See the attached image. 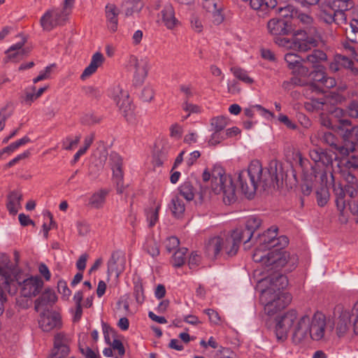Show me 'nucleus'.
Here are the masks:
<instances>
[{
  "instance_id": "obj_1",
  "label": "nucleus",
  "mask_w": 358,
  "mask_h": 358,
  "mask_svg": "<svg viewBox=\"0 0 358 358\" xmlns=\"http://www.w3.org/2000/svg\"><path fill=\"white\" fill-rule=\"evenodd\" d=\"M286 177L282 164L278 160H271L264 169L259 161L253 160L247 170L239 171L238 182L243 194L251 199L259 187L263 190L271 187L279 188Z\"/></svg>"
},
{
  "instance_id": "obj_2",
  "label": "nucleus",
  "mask_w": 358,
  "mask_h": 358,
  "mask_svg": "<svg viewBox=\"0 0 358 358\" xmlns=\"http://www.w3.org/2000/svg\"><path fill=\"white\" fill-rule=\"evenodd\" d=\"M268 33L275 36L274 42L279 46L306 52L318 45L321 38L314 27L307 29L294 30L289 19L274 17L267 22Z\"/></svg>"
},
{
  "instance_id": "obj_3",
  "label": "nucleus",
  "mask_w": 358,
  "mask_h": 358,
  "mask_svg": "<svg viewBox=\"0 0 358 358\" xmlns=\"http://www.w3.org/2000/svg\"><path fill=\"white\" fill-rule=\"evenodd\" d=\"M211 175L213 192L216 194L222 193V200L226 205L236 202V187L231 177L225 175L223 168L220 165L215 166Z\"/></svg>"
},
{
  "instance_id": "obj_4",
  "label": "nucleus",
  "mask_w": 358,
  "mask_h": 358,
  "mask_svg": "<svg viewBox=\"0 0 358 358\" xmlns=\"http://www.w3.org/2000/svg\"><path fill=\"white\" fill-rule=\"evenodd\" d=\"M263 250H265L258 246L252 259L255 262H261L268 271L282 268L289 258V254L281 248L272 249L266 255L262 254Z\"/></svg>"
},
{
  "instance_id": "obj_5",
  "label": "nucleus",
  "mask_w": 358,
  "mask_h": 358,
  "mask_svg": "<svg viewBox=\"0 0 358 358\" xmlns=\"http://www.w3.org/2000/svg\"><path fill=\"white\" fill-rule=\"evenodd\" d=\"M239 246L240 245L231 235L226 238L215 236L208 241L206 250L209 257H217L222 254L229 257L237 253Z\"/></svg>"
},
{
  "instance_id": "obj_6",
  "label": "nucleus",
  "mask_w": 358,
  "mask_h": 358,
  "mask_svg": "<svg viewBox=\"0 0 358 358\" xmlns=\"http://www.w3.org/2000/svg\"><path fill=\"white\" fill-rule=\"evenodd\" d=\"M277 227H271L262 234H258L255 237V243L257 244L259 247L264 250H272L271 249H275V248L280 246L283 250V248L288 244V238L285 236L277 237Z\"/></svg>"
},
{
  "instance_id": "obj_7",
  "label": "nucleus",
  "mask_w": 358,
  "mask_h": 358,
  "mask_svg": "<svg viewBox=\"0 0 358 358\" xmlns=\"http://www.w3.org/2000/svg\"><path fill=\"white\" fill-rule=\"evenodd\" d=\"M109 96L119 108L121 114L128 120L133 113L131 101L128 92L120 85H116L110 88Z\"/></svg>"
},
{
  "instance_id": "obj_8",
  "label": "nucleus",
  "mask_w": 358,
  "mask_h": 358,
  "mask_svg": "<svg viewBox=\"0 0 358 358\" xmlns=\"http://www.w3.org/2000/svg\"><path fill=\"white\" fill-rule=\"evenodd\" d=\"M297 319V311L294 309H290L275 318L274 331L278 341L283 342L287 338L288 333Z\"/></svg>"
},
{
  "instance_id": "obj_9",
  "label": "nucleus",
  "mask_w": 358,
  "mask_h": 358,
  "mask_svg": "<svg viewBox=\"0 0 358 358\" xmlns=\"http://www.w3.org/2000/svg\"><path fill=\"white\" fill-rule=\"evenodd\" d=\"M266 303L264 306V311L268 315H273L278 311L284 309L292 301V296L288 292H278L264 295Z\"/></svg>"
},
{
  "instance_id": "obj_10",
  "label": "nucleus",
  "mask_w": 358,
  "mask_h": 358,
  "mask_svg": "<svg viewBox=\"0 0 358 358\" xmlns=\"http://www.w3.org/2000/svg\"><path fill=\"white\" fill-rule=\"evenodd\" d=\"M310 321V317L308 315H303L298 319L292 336V341L294 345H303L308 339Z\"/></svg>"
},
{
  "instance_id": "obj_11",
  "label": "nucleus",
  "mask_w": 358,
  "mask_h": 358,
  "mask_svg": "<svg viewBox=\"0 0 358 358\" xmlns=\"http://www.w3.org/2000/svg\"><path fill=\"white\" fill-rule=\"evenodd\" d=\"M38 324L43 331L49 332L55 329L61 328L62 318L56 311L45 308L40 314Z\"/></svg>"
},
{
  "instance_id": "obj_12",
  "label": "nucleus",
  "mask_w": 358,
  "mask_h": 358,
  "mask_svg": "<svg viewBox=\"0 0 358 358\" xmlns=\"http://www.w3.org/2000/svg\"><path fill=\"white\" fill-rule=\"evenodd\" d=\"M129 64L134 69L133 85L136 87L142 85L148 76V60L147 59H138L136 57L131 55L129 58Z\"/></svg>"
},
{
  "instance_id": "obj_13",
  "label": "nucleus",
  "mask_w": 358,
  "mask_h": 358,
  "mask_svg": "<svg viewBox=\"0 0 358 358\" xmlns=\"http://www.w3.org/2000/svg\"><path fill=\"white\" fill-rule=\"evenodd\" d=\"M16 284L20 287L21 295L27 298L36 296L43 287V281L38 276H31L22 282L15 280V285L17 288Z\"/></svg>"
},
{
  "instance_id": "obj_14",
  "label": "nucleus",
  "mask_w": 358,
  "mask_h": 358,
  "mask_svg": "<svg viewBox=\"0 0 358 358\" xmlns=\"http://www.w3.org/2000/svg\"><path fill=\"white\" fill-rule=\"evenodd\" d=\"M285 61L289 70L294 75L306 78L309 73V69L303 65L304 58L295 53H287L284 57Z\"/></svg>"
},
{
  "instance_id": "obj_15",
  "label": "nucleus",
  "mask_w": 358,
  "mask_h": 358,
  "mask_svg": "<svg viewBox=\"0 0 358 358\" xmlns=\"http://www.w3.org/2000/svg\"><path fill=\"white\" fill-rule=\"evenodd\" d=\"M66 17L64 10H48L41 17V25L44 30L50 31L64 22Z\"/></svg>"
},
{
  "instance_id": "obj_16",
  "label": "nucleus",
  "mask_w": 358,
  "mask_h": 358,
  "mask_svg": "<svg viewBox=\"0 0 358 358\" xmlns=\"http://www.w3.org/2000/svg\"><path fill=\"white\" fill-rule=\"evenodd\" d=\"M326 317L322 313L317 312L310 321L309 337L315 341H320L324 336Z\"/></svg>"
},
{
  "instance_id": "obj_17",
  "label": "nucleus",
  "mask_w": 358,
  "mask_h": 358,
  "mask_svg": "<svg viewBox=\"0 0 358 358\" xmlns=\"http://www.w3.org/2000/svg\"><path fill=\"white\" fill-rule=\"evenodd\" d=\"M274 273L271 274L267 280L269 282L270 287L263 292V294L268 295L274 292H282L288 285V280L286 275L278 273V270H273Z\"/></svg>"
},
{
  "instance_id": "obj_18",
  "label": "nucleus",
  "mask_w": 358,
  "mask_h": 358,
  "mask_svg": "<svg viewBox=\"0 0 358 358\" xmlns=\"http://www.w3.org/2000/svg\"><path fill=\"white\" fill-rule=\"evenodd\" d=\"M126 259L124 253L121 250L113 251L108 262V273H115L119 276L124 270Z\"/></svg>"
},
{
  "instance_id": "obj_19",
  "label": "nucleus",
  "mask_w": 358,
  "mask_h": 358,
  "mask_svg": "<svg viewBox=\"0 0 358 358\" xmlns=\"http://www.w3.org/2000/svg\"><path fill=\"white\" fill-rule=\"evenodd\" d=\"M350 126H351V121L341 119L336 127L338 130L343 131L342 136L344 144L358 141V126H355L350 129L347 128Z\"/></svg>"
},
{
  "instance_id": "obj_20",
  "label": "nucleus",
  "mask_w": 358,
  "mask_h": 358,
  "mask_svg": "<svg viewBox=\"0 0 358 358\" xmlns=\"http://www.w3.org/2000/svg\"><path fill=\"white\" fill-rule=\"evenodd\" d=\"M107 26L109 30L115 32L117 29L119 10L115 4L108 3L105 8Z\"/></svg>"
},
{
  "instance_id": "obj_21",
  "label": "nucleus",
  "mask_w": 358,
  "mask_h": 358,
  "mask_svg": "<svg viewBox=\"0 0 358 358\" xmlns=\"http://www.w3.org/2000/svg\"><path fill=\"white\" fill-rule=\"evenodd\" d=\"M23 43H17L11 45L6 51L7 59L17 62L26 57L29 54V50L23 48Z\"/></svg>"
},
{
  "instance_id": "obj_22",
  "label": "nucleus",
  "mask_w": 358,
  "mask_h": 358,
  "mask_svg": "<svg viewBox=\"0 0 358 358\" xmlns=\"http://www.w3.org/2000/svg\"><path fill=\"white\" fill-rule=\"evenodd\" d=\"M104 62V57L100 52H95L92 57L90 64L85 69L83 73L80 76L82 80H85L87 77L92 75L96 72L97 69Z\"/></svg>"
},
{
  "instance_id": "obj_23",
  "label": "nucleus",
  "mask_w": 358,
  "mask_h": 358,
  "mask_svg": "<svg viewBox=\"0 0 358 358\" xmlns=\"http://www.w3.org/2000/svg\"><path fill=\"white\" fill-rule=\"evenodd\" d=\"M316 137L322 143L328 145L338 151L340 154V148L343 145H338V138L331 131L325 129H320L317 134Z\"/></svg>"
},
{
  "instance_id": "obj_24",
  "label": "nucleus",
  "mask_w": 358,
  "mask_h": 358,
  "mask_svg": "<svg viewBox=\"0 0 358 358\" xmlns=\"http://www.w3.org/2000/svg\"><path fill=\"white\" fill-rule=\"evenodd\" d=\"M57 297L55 292L50 289H45L34 303V308L38 311L41 308L46 306H52L57 301Z\"/></svg>"
},
{
  "instance_id": "obj_25",
  "label": "nucleus",
  "mask_w": 358,
  "mask_h": 358,
  "mask_svg": "<svg viewBox=\"0 0 358 358\" xmlns=\"http://www.w3.org/2000/svg\"><path fill=\"white\" fill-rule=\"evenodd\" d=\"M161 13L162 21L167 29H172L179 23L175 17V11L171 4H166Z\"/></svg>"
},
{
  "instance_id": "obj_26",
  "label": "nucleus",
  "mask_w": 358,
  "mask_h": 358,
  "mask_svg": "<svg viewBox=\"0 0 358 358\" xmlns=\"http://www.w3.org/2000/svg\"><path fill=\"white\" fill-rule=\"evenodd\" d=\"M0 285L4 286L10 294H14L16 292L15 280L12 278L10 272L5 267L0 266Z\"/></svg>"
},
{
  "instance_id": "obj_27",
  "label": "nucleus",
  "mask_w": 358,
  "mask_h": 358,
  "mask_svg": "<svg viewBox=\"0 0 358 358\" xmlns=\"http://www.w3.org/2000/svg\"><path fill=\"white\" fill-rule=\"evenodd\" d=\"M254 234L252 231H250V229H246L245 227L244 228L236 229L232 231L231 235L239 245L241 243L246 245L250 241L255 243V237H254Z\"/></svg>"
},
{
  "instance_id": "obj_28",
  "label": "nucleus",
  "mask_w": 358,
  "mask_h": 358,
  "mask_svg": "<svg viewBox=\"0 0 358 358\" xmlns=\"http://www.w3.org/2000/svg\"><path fill=\"white\" fill-rule=\"evenodd\" d=\"M22 199V195L17 191H12L8 194L6 207L10 214L15 215L17 213Z\"/></svg>"
},
{
  "instance_id": "obj_29",
  "label": "nucleus",
  "mask_w": 358,
  "mask_h": 358,
  "mask_svg": "<svg viewBox=\"0 0 358 358\" xmlns=\"http://www.w3.org/2000/svg\"><path fill=\"white\" fill-rule=\"evenodd\" d=\"M327 59V55L324 51L315 49L304 58V62L311 64L312 68L315 69L318 66H324L321 62H325Z\"/></svg>"
},
{
  "instance_id": "obj_30",
  "label": "nucleus",
  "mask_w": 358,
  "mask_h": 358,
  "mask_svg": "<svg viewBox=\"0 0 358 358\" xmlns=\"http://www.w3.org/2000/svg\"><path fill=\"white\" fill-rule=\"evenodd\" d=\"M350 326V313L348 310H343L338 317L336 332L339 337L343 336L348 330Z\"/></svg>"
},
{
  "instance_id": "obj_31",
  "label": "nucleus",
  "mask_w": 358,
  "mask_h": 358,
  "mask_svg": "<svg viewBox=\"0 0 358 358\" xmlns=\"http://www.w3.org/2000/svg\"><path fill=\"white\" fill-rule=\"evenodd\" d=\"M108 194V190L101 189L98 192L94 193L89 200V205L94 208H101L103 207L106 196Z\"/></svg>"
},
{
  "instance_id": "obj_32",
  "label": "nucleus",
  "mask_w": 358,
  "mask_h": 358,
  "mask_svg": "<svg viewBox=\"0 0 358 358\" xmlns=\"http://www.w3.org/2000/svg\"><path fill=\"white\" fill-rule=\"evenodd\" d=\"M143 7V3L141 0H133L125 2L122 6V12L126 17L139 13Z\"/></svg>"
},
{
  "instance_id": "obj_33",
  "label": "nucleus",
  "mask_w": 358,
  "mask_h": 358,
  "mask_svg": "<svg viewBox=\"0 0 358 358\" xmlns=\"http://www.w3.org/2000/svg\"><path fill=\"white\" fill-rule=\"evenodd\" d=\"M333 187L336 196L335 202L337 209L341 213H343L345 208V189H344L340 184L336 186L335 183L333 185Z\"/></svg>"
},
{
  "instance_id": "obj_34",
  "label": "nucleus",
  "mask_w": 358,
  "mask_h": 358,
  "mask_svg": "<svg viewBox=\"0 0 358 358\" xmlns=\"http://www.w3.org/2000/svg\"><path fill=\"white\" fill-rule=\"evenodd\" d=\"M180 194L187 201L194 199L196 191L193 185L189 181L184 182L178 188Z\"/></svg>"
},
{
  "instance_id": "obj_35",
  "label": "nucleus",
  "mask_w": 358,
  "mask_h": 358,
  "mask_svg": "<svg viewBox=\"0 0 358 358\" xmlns=\"http://www.w3.org/2000/svg\"><path fill=\"white\" fill-rule=\"evenodd\" d=\"M352 0H332L330 8L334 11H348L354 7Z\"/></svg>"
},
{
  "instance_id": "obj_36",
  "label": "nucleus",
  "mask_w": 358,
  "mask_h": 358,
  "mask_svg": "<svg viewBox=\"0 0 358 358\" xmlns=\"http://www.w3.org/2000/svg\"><path fill=\"white\" fill-rule=\"evenodd\" d=\"M170 208L175 217H180L185 212V203L182 200L176 196L171 199Z\"/></svg>"
},
{
  "instance_id": "obj_37",
  "label": "nucleus",
  "mask_w": 358,
  "mask_h": 358,
  "mask_svg": "<svg viewBox=\"0 0 358 358\" xmlns=\"http://www.w3.org/2000/svg\"><path fill=\"white\" fill-rule=\"evenodd\" d=\"M329 192L327 186L321 185L316 190V200L317 205L320 207L324 206L329 199Z\"/></svg>"
},
{
  "instance_id": "obj_38",
  "label": "nucleus",
  "mask_w": 358,
  "mask_h": 358,
  "mask_svg": "<svg viewBox=\"0 0 358 358\" xmlns=\"http://www.w3.org/2000/svg\"><path fill=\"white\" fill-rule=\"evenodd\" d=\"M299 166L301 168L302 171L304 174V176L307 175L308 173V167L310 166L311 170V176L312 178L310 180L313 178H316L317 177V168L316 166H313V165H310L308 159H304L301 157V155L299 156V161H298Z\"/></svg>"
},
{
  "instance_id": "obj_39",
  "label": "nucleus",
  "mask_w": 358,
  "mask_h": 358,
  "mask_svg": "<svg viewBox=\"0 0 358 358\" xmlns=\"http://www.w3.org/2000/svg\"><path fill=\"white\" fill-rule=\"evenodd\" d=\"M187 248H182L176 251L172 257V264L174 267L178 268L182 266L185 262V255Z\"/></svg>"
},
{
  "instance_id": "obj_40",
  "label": "nucleus",
  "mask_w": 358,
  "mask_h": 358,
  "mask_svg": "<svg viewBox=\"0 0 358 358\" xmlns=\"http://www.w3.org/2000/svg\"><path fill=\"white\" fill-rule=\"evenodd\" d=\"M326 76V68L324 66H318L313 69L311 71L309 70V73L306 77H310L313 81L322 84Z\"/></svg>"
},
{
  "instance_id": "obj_41",
  "label": "nucleus",
  "mask_w": 358,
  "mask_h": 358,
  "mask_svg": "<svg viewBox=\"0 0 358 358\" xmlns=\"http://www.w3.org/2000/svg\"><path fill=\"white\" fill-rule=\"evenodd\" d=\"M113 174L115 182L116 183V189L118 194H122L124 187L123 185V171L121 168L113 169Z\"/></svg>"
},
{
  "instance_id": "obj_42",
  "label": "nucleus",
  "mask_w": 358,
  "mask_h": 358,
  "mask_svg": "<svg viewBox=\"0 0 358 358\" xmlns=\"http://www.w3.org/2000/svg\"><path fill=\"white\" fill-rule=\"evenodd\" d=\"M228 124V118L221 115L213 117L210 120V125L216 131H222Z\"/></svg>"
},
{
  "instance_id": "obj_43",
  "label": "nucleus",
  "mask_w": 358,
  "mask_h": 358,
  "mask_svg": "<svg viewBox=\"0 0 358 358\" xmlns=\"http://www.w3.org/2000/svg\"><path fill=\"white\" fill-rule=\"evenodd\" d=\"M317 15L320 20L326 24H331L335 21L334 10H331V8L329 9L321 8Z\"/></svg>"
},
{
  "instance_id": "obj_44",
  "label": "nucleus",
  "mask_w": 358,
  "mask_h": 358,
  "mask_svg": "<svg viewBox=\"0 0 358 358\" xmlns=\"http://www.w3.org/2000/svg\"><path fill=\"white\" fill-rule=\"evenodd\" d=\"M69 342L70 340L65 334L62 332L57 333L55 336L53 349H55V352H57L59 347L69 346Z\"/></svg>"
},
{
  "instance_id": "obj_45",
  "label": "nucleus",
  "mask_w": 358,
  "mask_h": 358,
  "mask_svg": "<svg viewBox=\"0 0 358 358\" xmlns=\"http://www.w3.org/2000/svg\"><path fill=\"white\" fill-rule=\"evenodd\" d=\"M231 71L236 78L247 84H252L254 82L253 79L248 76L247 72L241 68L232 67Z\"/></svg>"
},
{
  "instance_id": "obj_46",
  "label": "nucleus",
  "mask_w": 358,
  "mask_h": 358,
  "mask_svg": "<svg viewBox=\"0 0 358 358\" xmlns=\"http://www.w3.org/2000/svg\"><path fill=\"white\" fill-rule=\"evenodd\" d=\"M31 141L30 138L28 136H24L21 139H19L18 141L12 143L9 145L5 147L1 152L2 153H10L15 150L19 147L25 145L27 143H29Z\"/></svg>"
},
{
  "instance_id": "obj_47",
  "label": "nucleus",
  "mask_w": 358,
  "mask_h": 358,
  "mask_svg": "<svg viewBox=\"0 0 358 358\" xmlns=\"http://www.w3.org/2000/svg\"><path fill=\"white\" fill-rule=\"evenodd\" d=\"M262 224V220L256 216L249 217L245 222V228L250 229L253 234L259 228Z\"/></svg>"
},
{
  "instance_id": "obj_48",
  "label": "nucleus",
  "mask_w": 358,
  "mask_h": 358,
  "mask_svg": "<svg viewBox=\"0 0 358 358\" xmlns=\"http://www.w3.org/2000/svg\"><path fill=\"white\" fill-rule=\"evenodd\" d=\"M161 205L158 204L155 209H150L147 213V219L149 221V227H152L159 218V210Z\"/></svg>"
},
{
  "instance_id": "obj_49",
  "label": "nucleus",
  "mask_w": 358,
  "mask_h": 358,
  "mask_svg": "<svg viewBox=\"0 0 358 358\" xmlns=\"http://www.w3.org/2000/svg\"><path fill=\"white\" fill-rule=\"evenodd\" d=\"M354 151H358V141L344 144L340 148V155L342 156H348Z\"/></svg>"
},
{
  "instance_id": "obj_50",
  "label": "nucleus",
  "mask_w": 358,
  "mask_h": 358,
  "mask_svg": "<svg viewBox=\"0 0 358 358\" xmlns=\"http://www.w3.org/2000/svg\"><path fill=\"white\" fill-rule=\"evenodd\" d=\"M154 95L155 93L152 87L150 85H146L142 90L140 94V98L143 101L150 102L153 99Z\"/></svg>"
},
{
  "instance_id": "obj_51",
  "label": "nucleus",
  "mask_w": 358,
  "mask_h": 358,
  "mask_svg": "<svg viewBox=\"0 0 358 358\" xmlns=\"http://www.w3.org/2000/svg\"><path fill=\"white\" fill-rule=\"evenodd\" d=\"M337 63L340 64L341 68L352 69L353 62L348 57L342 55H336Z\"/></svg>"
},
{
  "instance_id": "obj_52",
  "label": "nucleus",
  "mask_w": 358,
  "mask_h": 358,
  "mask_svg": "<svg viewBox=\"0 0 358 358\" xmlns=\"http://www.w3.org/2000/svg\"><path fill=\"white\" fill-rule=\"evenodd\" d=\"M80 121L83 124L90 126L98 123L100 119L92 113H87L82 116Z\"/></svg>"
},
{
  "instance_id": "obj_53",
  "label": "nucleus",
  "mask_w": 358,
  "mask_h": 358,
  "mask_svg": "<svg viewBox=\"0 0 358 358\" xmlns=\"http://www.w3.org/2000/svg\"><path fill=\"white\" fill-rule=\"evenodd\" d=\"M69 346L59 347L57 352L52 349L50 358H64L69 355Z\"/></svg>"
},
{
  "instance_id": "obj_54",
  "label": "nucleus",
  "mask_w": 358,
  "mask_h": 358,
  "mask_svg": "<svg viewBox=\"0 0 358 358\" xmlns=\"http://www.w3.org/2000/svg\"><path fill=\"white\" fill-rule=\"evenodd\" d=\"M110 164L112 169L121 168L122 166V159L117 152H111L109 157Z\"/></svg>"
},
{
  "instance_id": "obj_55",
  "label": "nucleus",
  "mask_w": 358,
  "mask_h": 358,
  "mask_svg": "<svg viewBox=\"0 0 358 358\" xmlns=\"http://www.w3.org/2000/svg\"><path fill=\"white\" fill-rule=\"evenodd\" d=\"M295 8L292 5H287L285 7H280L278 8V13L282 17V19H288V17H292Z\"/></svg>"
},
{
  "instance_id": "obj_56",
  "label": "nucleus",
  "mask_w": 358,
  "mask_h": 358,
  "mask_svg": "<svg viewBox=\"0 0 358 358\" xmlns=\"http://www.w3.org/2000/svg\"><path fill=\"white\" fill-rule=\"evenodd\" d=\"M145 248L148 253L152 257H157L159 255V249L157 243L153 241H148L146 243Z\"/></svg>"
},
{
  "instance_id": "obj_57",
  "label": "nucleus",
  "mask_w": 358,
  "mask_h": 358,
  "mask_svg": "<svg viewBox=\"0 0 358 358\" xmlns=\"http://www.w3.org/2000/svg\"><path fill=\"white\" fill-rule=\"evenodd\" d=\"M319 163L322 164L324 166L328 167V166L331 165L333 163V157L332 155L328 152L327 151L322 150L321 155L320 156Z\"/></svg>"
},
{
  "instance_id": "obj_58",
  "label": "nucleus",
  "mask_w": 358,
  "mask_h": 358,
  "mask_svg": "<svg viewBox=\"0 0 358 358\" xmlns=\"http://www.w3.org/2000/svg\"><path fill=\"white\" fill-rule=\"evenodd\" d=\"M83 91L88 97L92 99H98L101 95V91L98 88L92 86L85 87Z\"/></svg>"
},
{
  "instance_id": "obj_59",
  "label": "nucleus",
  "mask_w": 358,
  "mask_h": 358,
  "mask_svg": "<svg viewBox=\"0 0 358 358\" xmlns=\"http://www.w3.org/2000/svg\"><path fill=\"white\" fill-rule=\"evenodd\" d=\"M134 294L136 302L140 304L143 303L145 299V296L143 287L141 284L135 285Z\"/></svg>"
},
{
  "instance_id": "obj_60",
  "label": "nucleus",
  "mask_w": 358,
  "mask_h": 358,
  "mask_svg": "<svg viewBox=\"0 0 358 358\" xmlns=\"http://www.w3.org/2000/svg\"><path fill=\"white\" fill-rule=\"evenodd\" d=\"M210 13L213 15V21L214 24H220L224 21V17L222 14V6L219 7L218 8L215 9V10H213Z\"/></svg>"
},
{
  "instance_id": "obj_61",
  "label": "nucleus",
  "mask_w": 358,
  "mask_h": 358,
  "mask_svg": "<svg viewBox=\"0 0 358 358\" xmlns=\"http://www.w3.org/2000/svg\"><path fill=\"white\" fill-rule=\"evenodd\" d=\"M217 354L222 358H236V353L229 348L220 347Z\"/></svg>"
},
{
  "instance_id": "obj_62",
  "label": "nucleus",
  "mask_w": 358,
  "mask_h": 358,
  "mask_svg": "<svg viewBox=\"0 0 358 358\" xmlns=\"http://www.w3.org/2000/svg\"><path fill=\"white\" fill-rule=\"evenodd\" d=\"M345 167L349 170L358 171V157L352 155L347 159Z\"/></svg>"
},
{
  "instance_id": "obj_63",
  "label": "nucleus",
  "mask_w": 358,
  "mask_h": 358,
  "mask_svg": "<svg viewBox=\"0 0 358 358\" xmlns=\"http://www.w3.org/2000/svg\"><path fill=\"white\" fill-rule=\"evenodd\" d=\"M348 115L352 118H358V102L351 101L348 106Z\"/></svg>"
},
{
  "instance_id": "obj_64",
  "label": "nucleus",
  "mask_w": 358,
  "mask_h": 358,
  "mask_svg": "<svg viewBox=\"0 0 358 358\" xmlns=\"http://www.w3.org/2000/svg\"><path fill=\"white\" fill-rule=\"evenodd\" d=\"M80 352L85 358H99L97 355L90 347L88 346H79Z\"/></svg>"
}]
</instances>
